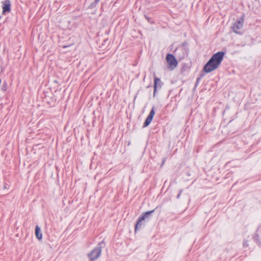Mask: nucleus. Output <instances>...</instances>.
Listing matches in <instances>:
<instances>
[{
  "label": "nucleus",
  "instance_id": "f257e3e1",
  "mask_svg": "<svg viewBox=\"0 0 261 261\" xmlns=\"http://www.w3.org/2000/svg\"><path fill=\"white\" fill-rule=\"evenodd\" d=\"M224 53L219 51L214 54L203 67L206 73H210L216 70L220 65L224 56Z\"/></svg>",
  "mask_w": 261,
  "mask_h": 261
},
{
  "label": "nucleus",
  "instance_id": "f03ea898",
  "mask_svg": "<svg viewBox=\"0 0 261 261\" xmlns=\"http://www.w3.org/2000/svg\"><path fill=\"white\" fill-rule=\"evenodd\" d=\"M101 246L99 243L98 246L94 248L89 254L88 257L90 261H94L97 259L101 255Z\"/></svg>",
  "mask_w": 261,
  "mask_h": 261
},
{
  "label": "nucleus",
  "instance_id": "7ed1b4c3",
  "mask_svg": "<svg viewBox=\"0 0 261 261\" xmlns=\"http://www.w3.org/2000/svg\"><path fill=\"white\" fill-rule=\"evenodd\" d=\"M154 212V210H151L150 211H147L144 213L141 217L138 219L135 227V231H137L138 229L141 228V226L143 224V221L146 218H147L149 216L152 214Z\"/></svg>",
  "mask_w": 261,
  "mask_h": 261
},
{
  "label": "nucleus",
  "instance_id": "20e7f679",
  "mask_svg": "<svg viewBox=\"0 0 261 261\" xmlns=\"http://www.w3.org/2000/svg\"><path fill=\"white\" fill-rule=\"evenodd\" d=\"M166 60L171 70L174 69L177 66V61L174 56L170 54H167Z\"/></svg>",
  "mask_w": 261,
  "mask_h": 261
},
{
  "label": "nucleus",
  "instance_id": "39448f33",
  "mask_svg": "<svg viewBox=\"0 0 261 261\" xmlns=\"http://www.w3.org/2000/svg\"><path fill=\"white\" fill-rule=\"evenodd\" d=\"M244 23L243 16L240 19L238 20L231 27L233 31L236 34H240V30L242 28Z\"/></svg>",
  "mask_w": 261,
  "mask_h": 261
},
{
  "label": "nucleus",
  "instance_id": "423d86ee",
  "mask_svg": "<svg viewBox=\"0 0 261 261\" xmlns=\"http://www.w3.org/2000/svg\"><path fill=\"white\" fill-rule=\"evenodd\" d=\"M154 114H155L154 109V108H152L150 112L149 115L147 116V118L146 119V120L144 122V123L143 125L144 127L147 126L150 123V122H151V121L153 119V117L154 115Z\"/></svg>",
  "mask_w": 261,
  "mask_h": 261
},
{
  "label": "nucleus",
  "instance_id": "0eeeda50",
  "mask_svg": "<svg viewBox=\"0 0 261 261\" xmlns=\"http://www.w3.org/2000/svg\"><path fill=\"white\" fill-rule=\"evenodd\" d=\"M3 4V13L10 12L11 10V4L9 0H6L2 2Z\"/></svg>",
  "mask_w": 261,
  "mask_h": 261
},
{
  "label": "nucleus",
  "instance_id": "6e6552de",
  "mask_svg": "<svg viewBox=\"0 0 261 261\" xmlns=\"http://www.w3.org/2000/svg\"><path fill=\"white\" fill-rule=\"evenodd\" d=\"M162 85V83L161 80L158 77H154V92H153V96H155V93L156 92V90L158 88H161Z\"/></svg>",
  "mask_w": 261,
  "mask_h": 261
},
{
  "label": "nucleus",
  "instance_id": "1a4fd4ad",
  "mask_svg": "<svg viewBox=\"0 0 261 261\" xmlns=\"http://www.w3.org/2000/svg\"><path fill=\"white\" fill-rule=\"evenodd\" d=\"M35 234L37 238L41 240L42 238V234L40 228L38 226H36L35 228Z\"/></svg>",
  "mask_w": 261,
  "mask_h": 261
},
{
  "label": "nucleus",
  "instance_id": "9d476101",
  "mask_svg": "<svg viewBox=\"0 0 261 261\" xmlns=\"http://www.w3.org/2000/svg\"><path fill=\"white\" fill-rule=\"evenodd\" d=\"M259 231H261V226L260 227H259L257 229V232H258Z\"/></svg>",
  "mask_w": 261,
  "mask_h": 261
},
{
  "label": "nucleus",
  "instance_id": "9b49d317",
  "mask_svg": "<svg viewBox=\"0 0 261 261\" xmlns=\"http://www.w3.org/2000/svg\"><path fill=\"white\" fill-rule=\"evenodd\" d=\"M100 0H95V3L96 4L98 3Z\"/></svg>",
  "mask_w": 261,
  "mask_h": 261
},
{
  "label": "nucleus",
  "instance_id": "f8f14e48",
  "mask_svg": "<svg viewBox=\"0 0 261 261\" xmlns=\"http://www.w3.org/2000/svg\"><path fill=\"white\" fill-rule=\"evenodd\" d=\"M181 193V191H180L179 192V193L178 194V195H177V198H178L180 196V195Z\"/></svg>",
  "mask_w": 261,
  "mask_h": 261
}]
</instances>
